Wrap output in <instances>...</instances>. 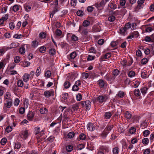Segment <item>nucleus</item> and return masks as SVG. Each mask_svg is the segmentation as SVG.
Here are the masks:
<instances>
[{
  "label": "nucleus",
  "instance_id": "obj_4",
  "mask_svg": "<svg viewBox=\"0 0 154 154\" xmlns=\"http://www.w3.org/2000/svg\"><path fill=\"white\" fill-rule=\"evenodd\" d=\"M80 80H79L76 81L74 85L72 88V90L74 91H77L79 90V86L81 85Z\"/></svg>",
  "mask_w": 154,
  "mask_h": 154
},
{
  "label": "nucleus",
  "instance_id": "obj_28",
  "mask_svg": "<svg viewBox=\"0 0 154 154\" xmlns=\"http://www.w3.org/2000/svg\"><path fill=\"white\" fill-rule=\"evenodd\" d=\"M62 34V31L59 29H57L55 32L56 36L57 37L60 36Z\"/></svg>",
  "mask_w": 154,
  "mask_h": 154
},
{
  "label": "nucleus",
  "instance_id": "obj_10",
  "mask_svg": "<svg viewBox=\"0 0 154 154\" xmlns=\"http://www.w3.org/2000/svg\"><path fill=\"white\" fill-rule=\"evenodd\" d=\"M69 116L68 115V112L65 111L63 114V121L67 122L69 119Z\"/></svg>",
  "mask_w": 154,
  "mask_h": 154
},
{
  "label": "nucleus",
  "instance_id": "obj_42",
  "mask_svg": "<svg viewBox=\"0 0 154 154\" xmlns=\"http://www.w3.org/2000/svg\"><path fill=\"white\" fill-rule=\"evenodd\" d=\"M75 133L73 132H70L68 134V137L69 138H72L75 136Z\"/></svg>",
  "mask_w": 154,
  "mask_h": 154
},
{
  "label": "nucleus",
  "instance_id": "obj_62",
  "mask_svg": "<svg viewBox=\"0 0 154 154\" xmlns=\"http://www.w3.org/2000/svg\"><path fill=\"white\" fill-rule=\"evenodd\" d=\"M89 51L90 53H92L94 54H95L96 52V50L93 47H91L89 50Z\"/></svg>",
  "mask_w": 154,
  "mask_h": 154
},
{
  "label": "nucleus",
  "instance_id": "obj_52",
  "mask_svg": "<svg viewBox=\"0 0 154 154\" xmlns=\"http://www.w3.org/2000/svg\"><path fill=\"white\" fill-rule=\"evenodd\" d=\"M19 8L17 5H15L13 7V10L14 12H17L19 10Z\"/></svg>",
  "mask_w": 154,
  "mask_h": 154
},
{
  "label": "nucleus",
  "instance_id": "obj_47",
  "mask_svg": "<svg viewBox=\"0 0 154 154\" xmlns=\"http://www.w3.org/2000/svg\"><path fill=\"white\" fill-rule=\"evenodd\" d=\"M116 18L113 15H111L109 16L108 18V20L109 21L113 22L115 20Z\"/></svg>",
  "mask_w": 154,
  "mask_h": 154
},
{
  "label": "nucleus",
  "instance_id": "obj_46",
  "mask_svg": "<svg viewBox=\"0 0 154 154\" xmlns=\"http://www.w3.org/2000/svg\"><path fill=\"white\" fill-rule=\"evenodd\" d=\"M44 95L47 97L48 98L51 96L50 92L48 91H45L44 93Z\"/></svg>",
  "mask_w": 154,
  "mask_h": 154
},
{
  "label": "nucleus",
  "instance_id": "obj_2",
  "mask_svg": "<svg viewBox=\"0 0 154 154\" xmlns=\"http://www.w3.org/2000/svg\"><path fill=\"white\" fill-rule=\"evenodd\" d=\"M113 127V125H107L102 133V136L104 137H106Z\"/></svg>",
  "mask_w": 154,
  "mask_h": 154
},
{
  "label": "nucleus",
  "instance_id": "obj_25",
  "mask_svg": "<svg viewBox=\"0 0 154 154\" xmlns=\"http://www.w3.org/2000/svg\"><path fill=\"white\" fill-rule=\"evenodd\" d=\"M119 32L121 34L123 35H125V33L127 32V30L124 27L120 29Z\"/></svg>",
  "mask_w": 154,
  "mask_h": 154
},
{
  "label": "nucleus",
  "instance_id": "obj_12",
  "mask_svg": "<svg viewBox=\"0 0 154 154\" xmlns=\"http://www.w3.org/2000/svg\"><path fill=\"white\" fill-rule=\"evenodd\" d=\"M88 129L90 131L94 130L95 129L93 124L92 123H88L87 125Z\"/></svg>",
  "mask_w": 154,
  "mask_h": 154
},
{
  "label": "nucleus",
  "instance_id": "obj_29",
  "mask_svg": "<svg viewBox=\"0 0 154 154\" xmlns=\"http://www.w3.org/2000/svg\"><path fill=\"white\" fill-rule=\"evenodd\" d=\"M109 5L110 8L112 9H115L117 8L116 5L113 3H110L109 4Z\"/></svg>",
  "mask_w": 154,
  "mask_h": 154
},
{
  "label": "nucleus",
  "instance_id": "obj_37",
  "mask_svg": "<svg viewBox=\"0 0 154 154\" xmlns=\"http://www.w3.org/2000/svg\"><path fill=\"white\" fill-rule=\"evenodd\" d=\"M39 36L41 38H44L46 37V34L44 32H42L39 34Z\"/></svg>",
  "mask_w": 154,
  "mask_h": 154
},
{
  "label": "nucleus",
  "instance_id": "obj_55",
  "mask_svg": "<svg viewBox=\"0 0 154 154\" xmlns=\"http://www.w3.org/2000/svg\"><path fill=\"white\" fill-rule=\"evenodd\" d=\"M45 75L46 77L49 78L51 75V72L49 70L46 71L45 72Z\"/></svg>",
  "mask_w": 154,
  "mask_h": 154
},
{
  "label": "nucleus",
  "instance_id": "obj_27",
  "mask_svg": "<svg viewBox=\"0 0 154 154\" xmlns=\"http://www.w3.org/2000/svg\"><path fill=\"white\" fill-rule=\"evenodd\" d=\"M119 152V149L118 147H115L112 149L113 154H118Z\"/></svg>",
  "mask_w": 154,
  "mask_h": 154
},
{
  "label": "nucleus",
  "instance_id": "obj_6",
  "mask_svg": "<svg viewBox=\"0 0 154 154\" xmlns=\"http://www.w3.org/2000/svg\"><path fill=\"white\" fill-rule=\"evenodd\" d=\"M20 136L22 138L26 139L28 136V133L27 130H23L20 132Z\"/></svg>",
  "mask_w": 154,
  "mask_h": 154
},
{
  "label": "nucleus",
  "instance_id": "obj_57",
  "mask_svg": "<svg viewBox=\"0 0 154 154\" xmlns=\"http://www.w3.org/2000/svg\"><path fill=\"white\" fill-rule=\"evenodd\" d=\"M7 141V140L6 138H3L1 141V144L2 145H4L6 143Z\"/></svg>",
  "mask_w": 154,
  "mask_h": 154
},
{
  "label": "nucleus",
  "instance_id": "obj_16",
  "mask_svg": "<svg viewBox=\"0 0 154 154\" xmlns=\"http://www.w3.org/2000/svg\"><path fill=\"white\" fill-rule=\"evenodd\" d=\"M29 77L30 75L29 74L26 73L24 74L23 77V79L24 82H27L29 80Z\"/></svg>",
  "mask_w": 154,
  "mask_h": 154
},
{
  "label": "nucleus",
  "instance_id": "obj_61",
  "mask_svg": "<svg viewBox=\"0 0 154 154\" xmlns=\"http://www.w3.org/2000/svg\"><path fill=\"white\" fill-rule=\"evenodd\" d=\"M149 131L148 130H146L143 132V135L145 137H146L149 134Z\"/></svg>",
  "mask_w": 154,
  "mask_h": 154
},
{
  "label": "nucleus",
  "instance_id": "obj_21",
  "mask_svg": "<svg viewBox=\"0 0 154 154\" xmlns=\"http://www.w3.org/2000/svg\"><path fill=\"white\" fill-rule=\"evenodd\" d=\"M41 66H39L38 67L35 72V75L37 77L41 73Z\"/></svg>",
  "mask_w": 154,
  "mask_h": 154
},
{
  "label": "nucleus",
  "instance_id": "obj_36",
  "mask_svg": "<svg viewBox=\"0 0 154 154\" xmlns=\"http://www.w3.org/2000/svg\"><path fill=\"white\" fill-rule=\"evenodd\" d=\"M20 61V59L18 56H16L14 58V61L15 63H18Z\"/></svg>",
  "mask_w": 154,
  "mask_h": 154
},
{
  "label": "nucleus",
  "instance_id": "obj_34",
  "mask_svg": "<svg viewBox=\"0 0 154 154\" xmlns=\"http://www.w3.org/2000/svg\"><path fill=\"white\" fill-rule=\"evenodd\" d=\"M40 111L42 114H45L48 112V110L45 108H42L41 109Z\"/></svg>",
  "mask_w": 154,
  "mask_h": 154
},
{
  "label": "nucleus",
  "instance_id": "obj_51",
  "mask_svg": "<svg viewBox=\"0 0 154 154\" xmlns=\"http://www.w3.org/2000/svg\"><path fill=\"white\" fill-rule=\"evenodd\" d=\"M129 132L131 134H134L136 132V129L134 128L131 127L129 129Z\"/></svg>",
  "mask_w": 154,
  "mask_h": 154
},
{
  "label": "nucleus",
  "instance_id": "obj_59",
  "mask_svg": "<svg viewBox=\"0 0 154 154\" xmlns=\"http://www.w3.org/2000/svg\"><path fill=\"white\" fill-rule=\"evenodd\" d=\"M25 111V109L23 107H21L20 108L19 110V112L20 114H23Z\"/></svg>",
  "mask_w": 154,
  "mask_h": 154
},
{
  "label": "nucleus",
  "instance_id": "obj_18",
  "mask_svg": "<svg viewBox=\"0 0 154 154\" xmlns=\"http://www.w3.org/2000/svg\"><path fill=\"white\" fill-rule=\"evenodd\" d=\"M90 24V21L85 20L83 21L82 25L80 26H84V27H87L89 26Z\"/></svg>",
  "mask_w": 154,
  "mask_h": 154
},
{
  "label": "nucleus",
  "instance_id": "obj_54",
  "mask_svg": "<svg viewBox=\"0 0 154 154\" xmlns=\"http://www.w3.org/2000/svg\"><path fill=\"white\" fill-rule=\"evenodd\" d=\"M46 48L43 46L41 47L39 49V51L42 53H44L45 52L46 50Z\"/></svg>",
  "mask_w": 154,
  "mask_h": 154
},
{
  "label": "nucleus",
  "instance_id": "obj_26",
  "mask_svg": "<svg viewBox=\"0 0 154 154\" xmlns=\"http://www.w3.org/2000/svg\"><path fill=\"white\" fill-rule=\"evenodd\" d=\"M101 150L103 152H108L109 151V148L108 147L106 146H102L100 147Z\"/></svg>",
  "mask_w": 154,
  "mask_h": 154
},
{
  "label": "nucleus",
  "instance_id": "obj_60",
  "mask_svg": "<svg viewBox=\"0 0 154 154\" xmlns=\"http://www.w3.org/2000/svg\"><path fill=\"white\" fill-rule=\"evenodd\" d=\"M76 14L78 16H82L83 15V12L81 10H79L77 12Z\"/></svg>",
  "mask_w": 154,
  "mask_h": 154
},
{
  "label": "nucleus",
  "instance_id": "obj_31",
  "mask_svg": "<svg viewBox=\"0 0 154 154\" xmlns=\"http://www.w3.org/2000/svg\"><path fill=\"white\" fill-rule=\"evenodd\" d=\"M128 76L130 78L133 77L135 75V73L133 71H131L128 73Z\"/></svg>",
  "mask_w": 154,
  "mask_h": 154
},
{
  "label": "nucleus",
  "instance_id": "obj_41",
  "mask_svg": "<svg viewBox=\"0 0 154 154\" xmlns=\"http://www.w3.org/2000/svg\"><path fill=\"white\" fill-rule=\"evenodd\" d=\"M148 61V60L147 58H144L141 60V63L143 65H145L147 63Z\"/></svg>",
  "mask_w": 154,
  "mask_h": 154
},
{
  "label": "nucleus",
  "instance_id": "obj_44",
  "mask_svg": "<svg viewBox=\"0 0 154 154\" xmlns=\"http://www.w3.org/2000/svg\"><path fill=\"white\" fill-rule=\"evenodd\" d=\"M71 39L73 41L75 42L78 41V38L75 35H73L71 37Z\"/></svg>",
  "mask_w": 154,
  "mask_h": 154
},
{
  "label": "nucleus",
  "instance_id": "obj_7",
  "mask_svg": "<svg viewBox=\"0 0 154 154\" xmlns=\"http://www.w3.org/2000/svg\"><path fill=\"white\" fill-rule=\"evenodd\" d=\"M12 105V99H8L6 100L4 105V107L10 108Z\"/></svg>",
  "mask_w": 154,
  "mask_h": 154
},
{
  "label": "nucleus",
  "instance_id": "obj_11",
  "mask_svg": "<svg viewBox=\"0 0 154 154\" xmlns=\"http://www.w3.org/2000/svg\"><path fill=\"white\" fill-rule=\"evenodd\" d=\"M44 135V132L42 131H41L40 134H39L38 135V138H37V140L38 142H40L42 141L43 139L45 138V137H42V136Z\"/></svg>",
  "mask_w": 154,
  "mask_h": 154
},
{
  "label": "nucleus",
  "instance_id": "obj_38",
  "mask_svg": "<svg viewBox=\"0 0 154 154\" xmlns=\"http://www.w3.org/2000/svg\"><path fill=\"white\" fill-rule=\"evenodd\" d=\"M125 116L126 118L129 119L131 118V115L129 112L127 111L125 113Z\"/></svg>",
  "mask_w": 154,
  "mask_h": 154
},
{
  "label": "nucleus",
  "instance_id": "obj_56",
  "mask_svg": "<svg viewBox=\"0 0 154 154\" xmlns=\"http://www.w3.org/2000/svg\"><path fill=\"white\" fill-rule=\"evenodd\" d=\"M30 64V63L29 62L25 61L23 63V66L24 67H26L29 66Z\"/></svg>",
  "mask_w": 154,
  "mask_h": 154
},
{
  "label": "nucleus",
  "instance_id": "obj_5",
  "mask_svg": "<svg viewBox=\"0 0 154 154\" xmlns=\"http://www.w3.org/2000/svg\"><path fill=\"white\" fill-rule=\"evenodd\" d=\"M107 97L106 96L100 95L97 97L96 99L97 101L100 103H102L105 102L107 100Z\"/></svg>",
  "mask_w": 154,
  "mask_h": 154
},
{
  "label": "nucleus",
  "instance_id": "obj_22",
  "mask_svg": "<svg viewBox=\"0 0 154 154\" xmlns=\"http://www.w3.org/2000/svg\"><path fill=\"white\" fill-rule=\"evenodd\" d=\"M148 88L147 87H143L140 89L141 93L144 95L146 93Z\"/></svg>",
  "mask_w": 154,
  "mask_h": 154
},
{
  "label": "nucleus",
  "instance_id": "obj_3",
  "mask_svg": "<svg viewBox=\"0 0 154 154\" xmlns=\"http://www.w3.org/2000/svg\"><path fill=\"white\" fill-rule=\"evenodd\" d=\"M79 31L84 36L87 35L88 33V30L87 28L84 26H79Z\"/></svg>",
  "mask_w": 154,
  "mask_h": 154
},
{
  "label": "nucleus",
  "instance_id": "obj_50",
  "mask_svg": "<svg viewBox=\"0 0 154 154\" xmlns=\"http://www.w3.org/2000/svg\"><path fill=\"white\" fill-rule=\"evenodd\" d=\"M24 7L25 10L27 11H29L31 9V7L27 4L24 5Z\"/></svg>",
  "mask_w": 154,
  "mask_h": 154
},
{
  "label": "nucleus",
  "instance_id": "obj_30",
  "mask_svg": "<svg viewBox=\"0 0 154 154\" xmlns=\"http://www.w3.org/2000/svg\"><path fill=\"white\" fill-rule=\"evenodd\" d=\"M73 146L70 145L67 146L66 147V150L69 152L73 150Z\"/></svg>",
  "mask_w": 154,
  "mask_h": 154
},
{
  "label": "nucleus",
  "instance_id": "obj_33",
  "mask_svg": "<svg viewBox=\"0 0 154 154\" xmlns=\"http://www.w3.org/2000/svg\"><path fill=\"white\" fill-rule=\"evenodd\" d=\"M15 146H14V149H20L22 146L21 143L19 142L15 143Z\"/></svg>",
  "mask_w": 154,
  "mask_h": 154
},
{
  "label": "nucleus",
  "instance_id": "obj_20",
  "mask_svg": "<svg viewBox=\"0 0 154 154\" xmlns=\"http://www.w3.org/2000/svg\"><path fill=\"white\" fill-rule=\"evenodd\" d=\"M149 75L147 71L142 72H141V76L143 78H147L148 77Z\"/></svg>",
  "mask_w": 154,
  "mask_h": 154
},
{
  "label": "nucleus",
  "instance_id": "obj_58",
  "mask_svg": "<svg viewBox=\"0 0 154 154\" xmlns=\"http://www.w3.org/2000/svg\"><path fill=\"white\" fill-rule=\"evenodd\" d=\"M49 54L51 55H54L55 54L56 51L54 49L52 48L50 50Z\"/></svg>",
  "mask_w": 154,
  "mask_h": 154
},
{
  "label": "nucleus",
  "instance_id": "obj_23",
  "mask_svg": "<svg viewBox=\"0 0 154 154\" xmlns=\"http://www.w3.org/2000/svg\"><path fill=\"white\" fill-rule=\"evenodd\" d=\"M19 90L18 87L16 85L13 86L12 88V91L15 94H16L17 93V91Z\"/></svg>",
  "mask_w": 154,
  "mask_h": 154
},
{
  "label": "nucleus",
  "instance_id": "obj_53",
  "mask_svg": "<svg viewBox=\"0 0 154 154\" xmlns=\"http://www.w3.org/2000/svg\"><path fill=\"white\" fill-rule=\"evenodd\" d=\"M149 142V140L147 138H143L142 140V143L144 144H147Z\"/></svg>",
  "mask_w": 154,
  "mask_h": 154
},
{
  "label": "nucleus",
  "instance_id": "obj_32",
  "mask_svg": "<svg viewBox=\"0 0 154 154\" xmlns=\"http://www.w3.org/2000/svg\"><path fill=\"white\" fill-rule=\"evenodd\" d=\"M134 94L136 96L139 97L140 95V92L138 89H136L134 91Z\"/></svg>",
  "mask_w": 154,
  "mask_h": 154
},
{
  "label": "nucleus",
  "instance_id": "obj_49",
  "mask_svg": "<svg viewBox=\"0 0 154 154\" xmlns=\"http://www.w3.org/2000/svg\"><path fill=\"white\" fill-rule=\"evenodd\" d=\"M144 1L145 0H138L137 2L138 6H140L141 7L142 5H143L144 2Z\"/></svg>",
  "mask_w": 154,
  "mask_h": 154
},
{
  "label": "nucleus",
  "instance_id": "obj_8",
  "mask_svg": "<svg viewBox=\"0 0 154 154\" xmlns=\"http://www.w3.org/2000/svg\"><path fill=\"white\" fill-rule=\"evenodd\" d=\"M35 114L34 112L29 111L27 116V119L30 121H32L33 119Z\"/></svg>",
  "mask_w": 154,
  "mask_h": 154
},
{
  "label": "nucleus",
  "instance_id": "obj_43",
  "mask_svg": "<svg viewBox=\"0 0 154 154\" xmlns=\"http://www.w3.org/2000/svg\"><path fill=\"white\" fill-rule=\"evenodd\" d=\"M79 138L82 140H84L85 139L86 136L84 134L82 133L79 135Z\"/></svg>",
  "mask_w": 154,
  "mask_h": 154
},
{
  "label": "nucleus",
  "instance_id": "obj_63",
  "mask_svg": "<svg viewBox=\"0 0 154 154\" xmlns=\"http://www.w3.org/2000/svg\"><path fill=\"white\" fill-rule=\"evenodd\" d=\"M136 55L138 57H140L142 55V53L140 50L138 49L136 51Z\"/></svg>",
  "mask_w": 154,
  "mask_h": 154
},
{
  "label": "nucleus",
  "instance_id": "obj_45",
  "mask_svg": "<svg viewBox=\"0 0 154 154\" xmlns=\"http://www.w3.org/2000/svg\"><path fill=\"white\" fill-rule=\"evenodd\" d=\"M25 51V49L24 47H21L19 49V53L21 54H24Z\"/></svg>",
  "mask_w": 154,
  "mask_h": 154
},
{
  "label": "nucleus",
  "instance_id": "obj_35",
  "mask_svg": "<svg viewBox=\"0 0 154 154\" xmlns=\"http://www.w3.org/2000/svg\"><path fill=\"white\" fill-rule=\"evenodd\" d=\"M17 85L18 87H22L24 85L23 82L22 80H19L17 82Z\"/></svg>",
  "mask_w": 154,
  "mask_h": 154
},
{
  "label": "nucleus",
  "instance_id": "obj_9",
  "mask_svg": "<svg viewBox=\"0 0 154 154\" xmlns=\"http://www.w3.org/2000/svg\"><path fill=\"white\" fill-rule=\"evenodd\" d=\"M55 4L54 5L55 6L54 7V10L51 12V13L52 14H54L56 12L58 11V0H56L54 2Z\"/></svg>",
  "mask_w": 154,
  "mask_h": 154
},
{
  "label": "nucleus",
  "instance_id": "obj_64",
  "mask_svg": "<svg viewBox=\"0 0 154 154\" xmlns=\"http://www.w3.org/2000/svg\"><path fill=\"white\" fill-rule=\"evenodd\" d=\"M76 99L77 101L81 100L82 99V96L80 94H78L76 96Z\"/></svg>",
  "mask_w": 154,
  "mask_h": 154
},
{
  "label": "nucleus",
  "instance_id": "obj_39",
  "mask_svg": "<svg viewBox=\"0 0 154 154\" xmlns=\"http://www.w3.org/2000/svg\"><path fill=\"white\" fill-rule=\"evenodd\" d=\"M31 44L33 47L35 48L38 45V43L36 40H34L32 42Z\"/></svg>",
  "mask_w": 154,
  "mask_h": 154
},
{
  "label": "nucleus",
  "instance_id": "obj_48",
  "mask_svg": "<svg viewBox=\"0 0 154 154\" xmlns=\"http://www.w3.org/2000/svg\"><path fill=\"white\" fill-rule=\"evenodd\" d=\"M70 85V84L69 82H66L64 84V86L65 88H68Z\"/></svg>",
  "mask_w": 154,
  "mask_h": 154
},
{
  "label": "nucleus",
  "instance_id": "obj_13",
  "mask_svg": "<svg viewBox=\"0 0 154 154\" xmlns=\"http://www.w3.org/2000/svg\"><path fill=\"white\" fill-rule=\"evenodd\" d=\"M125 95V93L123 91H119L117 94L116 95V97L118 99L123 98Z\"/></svg>",
  "mask_w": 154,
  "mask_h": 154
},
{
  "label": "nucleus",
  "instance_id": "obj_40",
  "mask_svg": "<svg viewBox=\"0 0 154 154\" xmlns=\"http://www.w3.org/2000/svg\"><path fill=\"white\" fill-rule=\"evenodd\" d=\"M20 103V100L18 98H16L14 101V104L15 106H18Z\"/></svg>",
  "mask_w": 154,
  "mask_h": 154
},
{
  "label": "nucleus",
  "instance_id": "obj_24",
  "mask_svg": "<svg viewBox=\"0 0 154 154\" xmlns=\"http://www.w3.org/2000/svg\"><path fill=\"white\" fill-rule=\"evenodd\" d=\"M98 84L100 87L101 88H103L104 86V82L102 79H100L98 81Z\"/></svg>",
  "mask_w": 154,
  "mask_h": 154
},
{
  "label": "nucleus",
  "instance_id": "obj_1",
  "mask_svg": "<svg viewBox=\"0 0 154 154\" xmlns=\"http://www.w3.org/2000/svg\"><path fill=\"white\" fill-rule=\"evenodd\" d=\"M79 104L81 106L85 107V110H89L91 107V102L88 100L85 101H82L79 102Z\"/></svg>",
  "mask_w": 154,
  "mask_h": 154
},
{
  "label": "nucleus",
  "instance_id": "obj_17",
  "mask_svg": "<svg viewBox=\"0 0 154 154\" xmlns=\"http://www.w3.org/2000/svg\"><path fill=\"white\" fill-rule=\"evenodd\" d=\"M112 113L110 112H106L104 113V117L105 119H110L112 116Z\"/></svg>",
  "mask_w": 154,
  "mask_h": 154
},
{
  "label": "nucleus",
  "instance_id": "obj_15",
  "mask_svg": "<svg viewBox=\"0 0 154 154\" xmlns=\"http://www.w3.org/2000/svg\"><path fill=\"white\" fill-rule=\"evenodd\" d=\"M112 75H113L111 79H115V77L117 76L119 73V71L117 69H115L112 72Z\"/></svg>",
  "mask_w": 154,
  "mask_h": 154
},
{
  "label": "nucleus",
  "instance_id": "obj_19",
  "mask_svg": "<svg viewBox=\"0 0 154 154\" xmlns=\"http://www.w3.org/2000/svg\"><path fill=\"white\" fill-rule=\"evenodd\" d=\"M92 30L94 32H99L100 31V28L99 26L94 25L93 27Z\"/></svg>",
  "mask_w": 154,
  "mask_h": 154
},
{
  "label": "nucleus",
  "instance_id": "obj_14",
  "mask_svg": "<svg viewBox=\"0 0 154 154\" xmlns=\"http://www.w3.org/2000/svg\"><path fill=\"white\" fill-rule=\"evenodd\" d=\"M76 52L74 51L70 54L69 59L70 61H72L76 57Z\"/></svg>",
  "mask_w": 154,
  "mask_h": 154
}]
</instances>
